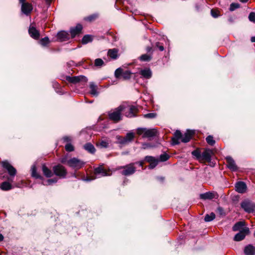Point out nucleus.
Returning <instances> with one entry per match:
<instances>
[{
	"label": "nucleus",
	"instance_id": "obj_55",
	"mask_svg": "<svg viewBox=\"0 0 255 255\" xmlns=\"http://www.w3.org/2000/svg\"><path fill=\"white\" fill-rule=\"evenodd\" d=\"M61 162L63 163H65L66 162L67 163V160H66V158L64 157V158H62L61 159Z\"/></svg>",
	"mask_w": 255,
	"mask_h": 255
},
{
	"label": "nucleus",
	"instance_id": "obj_63",
	"mask_svg": "<svg viewBox=\"0 0 255 255\" xmlns=\"http://www.w3.org/2000/svg\"><path fill=\"white\" fill-rule=\"evenodd\" d=\"M241 2H246L248 0H239Z\"/></svg>",
	"mask_w": 255,
	"mask_h": 255
},
{
	"label": "nucleus",
	"instance_id": "obj_49",
	"mask_svg": "<svg viewBox=\"0 0 255 255\" xmlns=\"http://www.w3.org/2000/svg\"><path fill=\"white\" fill-rule=\"evenodd\" d=\"M151 147H152V145H151L149 143H144L142 144V148L143 149H147V148H150Z\"/></svg>",
	"mask_w": 255,
	"mask_h": 255
},
{
	"label": "nucleus",
	"instance_id": "obj_13",
	"mask_svg": "<svg viewBox=\"0 0 255 255\" xmlns=\"http://www.w3.org/2000/svg\"><path fill=\"white\" fill-rule=\"evenodd\" d=\"M57 39L60 42L67 41L69 39L68 32L65 31L59 32L57 34Z\"/></svg>",
	"mask_w": 255,
	"mask_h": 255
},
{
	"label": "nucleus",
	"instance_id": "obj_17",
	"mask_svg": "<svg viewBox=\"0 0 255 255\" xmlns=\"http://www.w3.org/2000/svg\"><path fill=\"white\" fill-rule=\"evenodd\" d=\"M95 174L97 176V177H101L102 176H108L107 171L102 166L97 167L95 169Z\"/></svg>",
	"mask_w": 255,
	"mask_h": 255
},
{
	"label": "nucleus",
	"instance_id": "obj_25",
	"mask_svg": "<svg viewBox=\"0 0 255 255\" xmlns=\"http://www.w3.org/2000/svg\"><path fill=\"white\" fill-rule=\"evenodd\" d=\"M42 170L43 174L47 177H50L53 175L52 172L45 164L42 165Z\"/></svg>",
	"mask_w": 255,
	"mask_h": 255
},
{
	"label": "nucleus",
	"instance_id": "obj_39",
	"mask_svg": "<svg viewBox=\"0 0 255 255\" xmlns=\"http://www.w3.org/2000/svg\"><path fill=\"white\" fill-rule=\"evenodd\" d=\"M240 7V4L237 3H232L230 6V10L232 11Z\"/></svg>",
	"mask_w": 255,
	"mask_h": 255
},
{
	"label": "nucleus",
	"instance_id": "obj_41",
	"mask_svg": "<svg viewBox=\"0 0 255 255\" xmlns=\"http://www.w3.org/2000/svg\"><path fill=\"white\" fill-rule=\"evenodd\" d=\"M169 156L167 154L164 153L160 156V160L161 161H165L167 160L169 158Z\"/></svg>",
	"mask_w": 255,
	"mask_h": 255
},
{
	"label": "nucleus",
	"instance_id": "obj_58",
	"mask_svg": "<svg viewBox=\"0 0 255 255\" xmlns=\"http://www.w3.org/2000/svg\"><path fill=\"white\" fill-rule=\"evenodd\" d=\"M19 2L21 4V5L24 3H26L27 2H25L26 0H19Z\"/></svg>",
	"mask_w": 255,
	"mask_h": 255
},
{
	"label": "nucleus",
	"instance_id": "obj_54",
	"mask_svg": "<svg viewBox=\"0 0 255 255\" xmlns=\"http://www.w3.org/2000/svg\"><path fill=\"white\" fill-rule=\"evenodd\" d=\"M128 143V142L127 140V139L125 137L124 138H123L122 141H120V144H122V145L126 144Z\"/></svg>",
	"mask_w": 255,
	"mask_h": 255
},
{
	"label": "nucleus",
	"instance_id": "obj_34",
	"mask_svg": "<svg viewBox=\"0 0 255 255\" xmlns=\"http://www.w3.org/2000/svg\"><path fill=\"white\" fill-rule=\"evenodd\" d=\"M104 65V61L101 58H97L95 60V65L96 67H102Z\"/></svg>",
	"mask_w": 255,
	"mask_h": 255
},
{
	"label": "nucleus",
	"instance_id": "obj_6",
	"mask_svg": "<svg viewBox=\"0 0 255 255\" xmlns=\"http://www.w3.org/2000/svg\"><path fill=\"white\" fill-rule=\"evenodd\" d=\"M241 206L245 212L248 213H252L255 210V205L248 200L242 201Z\"/></svg>",
	"mask_w": 255,
	"mask_h": 255
},
{
	"label": "nucleus",
	"instance_id": "obj_36",
	"mask_svg": "<svg viewBox=\"0 0 255 255\" xmlns=\"http://www.w3.org/2000/svg\"><path fill=\"white\" fill-rule=\"evenodd\" d=\"M123 70L122 68H119L115 72V76L117 78H120L122 76Z\"/></svg>",
	"mask_w": 255,
	"mask_h": 255
},
{
	"label": "nucleus",
	"instance_id": "obj_57",
	"mask_svg": "<svg viewBox=\"0 0 255 255\" xmlns=\"http://www.w3.org/2000/svg\"><path fill=\"white\" fill-rule=\"evenodd\" d=\"M136 163L138 164V165L140 166H143V161H140L138 162H136Z\"/></svg>",
	"mask_w": 255,
	"mask_h": 255
},
{
	"label": "nucleus",
	"instance_id": "obj_64",
	"mask_svg": "<svg viewBox=\"0 0 255 255\" xmlns=\"http://www.w3.org/2000/svg\"><path fill=\"white\" fill-rule=\"evenodd\" d=\"M51 0H46L47 2H50Z\"/></svg>",
	"mask_w": 255,
	"mask_h": 255
},
{
	"label": "nucleus",
	"instance_id": "obj_35",
	"mask_svg": "<svg viewBox=\"0 0 255 255\" xmlns=\"http://www.w3.org/2000/svg\"><path fill=\"white\" fill-rule=\"evenodd\" d=\"M207 142L211 145H213L215 143V141L212 135H208L206 138Z\"/></svg>",
	"mask_w": 255,
	"mask_h": 255
},
{
	"label": "nucleus",
	"instance_id": "obj_19",
	"mask_svg": "<svg viewBox=\"0 0 255 255\" xmlns=\"http://www.w3.org/2000/svg\"><path fill=\"white\" fill-rule=\"evenodd\" d=\"M140 74L145 79H149L152 76V72L149 68H145L140 71Z\"/></svg>",
	"mask_w": 255,
	"mask_h": 255
},
{
	"label": "nucleus",
	"instance_id": "obj_14",
	"mask_svg": "<svg viewBox=\"0 0 255 255\" xmlns=\"http://www.w3.org/2000/svg\"><path fill=\"white\" fill-rule=\"evenodd\" d=\"M218 197V194L215 192H208L200 195V198L204 200H211L213 198H217Z\"/></svg>",
	"mask_w": 255,
	"mask_h": 255
},
{
	"label": "nucleus",
	"instance_id": "obj_44",
	"mask_svg": "<svg viewBox=\"0 0 255 255\" xmlns=\"http://www.w3.org/2000/svg\"><path fill=\"white\" fill-rule=\"evenodd\" d=\"M158 160L156 159L152 162H150V164L149 165V168L153 169L158 164Z\"/></svg>",
	"mask_w": 255,
	"mask_h": 255
},
{
	"label": "nucleus",
	"instance_id": "obj_10",
	"mask_svg": "<svg viewBox=\"0 0 255 255\" xmlns=\"http://www.w3.org/2000/svg\"><path fill=\"white\" fill-rule=\"evenodd\" d=\"M67 80L69 82L74 84H76L80 81H83L86 83L88 81L87 77L82 75L73 77L69 76L67 78Z\"/></svg>",
	"mask_w": 255,
	"mask_h": 255
},
{
	"label": "nucleus",
	"instance_id": "obj_42",
	"mask_svg": "<svg viewBox=\"0 0 255 255\" xmlns=\"http://www.w3.org/2000/svg\"><path fill=\"white\" fill-rule=\"evenodd\" d=\"M249 19L250 21L255 22V12H251L249 15Z\"/></svg>",
	"mask_w": 255,
	"mask_h": 255
},
{
	"label": "nucleus",
	"instance_id": "obj_21",
	"mask_svg": "<svg viewBox=\"0 0 255 255\" xmlns=\"http://www.w3.org/2000/svg\"><path fill=\"white\" fill-rule=\"evenodd\" d=\"M118 52L119 50L117 49H111L109 50L108 52V55L113 59H116L119 57Z\"/></svg>",
	"mask_w": 255,
	"mask_h": 255
},
{
	"label": "nucleus",
	"instance_id": "obj_43",
	"mask_svg": "<svg viewBox=\"0 0 255 255\" xmlns=\"http://www.w3.org/2000/svg\"><path fill=\"white\" fill-rule=\"evenodd\" d=\"M192 154L197 158H200L202 156L200 152L198 150H193L192 152Z\"/></svg>",
	"mask_w": 255,
	"mask_h": 255
},
{
	"label": "nucleus",
	"instance_id": "obj_61",
	"mask_svg": "<svg viewBox=\"0 0 255 255\" xmlns=\"http://www.w3.org/2000/svg\"><path fill=\"white\" fill-rule=\"evenodd\" d=\"M251 40L252 42H255V36L252 37Z\"/></svg>",
	"mask_w": 255,
	"mask_h": 255
},
{
	"label": "nucleus",
	"instance_id": "obj_48",
	"mask_svg": "<svg viewBox=\"0 0 255 255\" xmlns=\"http://www.w3.org/2000/svg\"><path fill=\"white\" fill-rule=\"evenodd\" d=\"M47 182L48 185H51L53 183H56L57 182V179L56 178L54 179H50L47 180Z\"/></svg>",
	"mask_w": 255,
	"mask_h": 255
},
{
	"label": "nucleus",
	"instance_id": "obj_47",
	"mask_svg": "<svg viewBox=\"0 0 255 255\" xmlns=\"http://www.w3.org/2000/svg\"><path fill=\"white\" fill-rule=\"evenodd\" d=\"M145 160L148 162H152L154 160H156V159L153 157V156H146L145 157Z\"/></svg>",
	"mask_w": 255,
	"mask_h": 255
},
{
	"label": "nucleus",
	"instance_id": "obj_16",
	"mask_svg": "<svg viewBox=\"0 0 255 255\" xmlns=\"http://www.w3.org/2000/svg\"><path fill=\"white\" fill-rule=\"evenodd\" d=\"M227 165L232 171H236L238 168L234 159L230 156L226 157Z\"/></svg>",
	"mask_w": 255,
	"mask_h": 255
},
{
	"label": "nucleus",
	"instance_id": "obj_7",
	"mask_svg": "<svg viewBox=\"0 0 255 255\" xmlns=\"http://www.w3.org/2000/svg\"><path fill=\"white\" fill-rule=\"evenodd\" d=\"M84 164V162L77 158L73 157L67 160V165L74 169L81 168Z\"/></svg>",
	"mask_w": 255,
	"mask_h": 255
},
{
	"label": "nucleus",
	"instance_id": "obj_18",
	"mask_svg": "<svg viewBox=\"0 0 255 255\" xmlns=\"http://www.w3.org/2000/svg\"><path fill=\"white\" fill-rule=\"evenodd\" d=\"M28 32L30 36L35 39L39 38L40 34L39 31L33 26H30L28 29Z\"/></svg>",
	"mask_w": 255,
	"mask_h": 255
},
{
	"label": "nucleus",
	"instance_id": "obj_29",
	"mask_svg": "<svg viewBox=\"0 0 255 255\" xmlns=\"http://www.w3.org/2000/svg\"><path fill=\"white\" fill-rule=\"evenodd\" d=\"M31 175L32 176L36 178H41V176L39 175L36 172V167L35 165H33L31 167Z\"/></svg>",
	"mask_w": 255,
	"mask_h": 255
},
{
	"label": "nucleus",
	"instance_id": "obj_33",
	"mask_svg": "<svg viewBox=\"0 0 255 255\" xmlns=\"http://www.w3.org/2000/svg\"><path fill=\"white\" fill-rule=\"evenodd\" d=\"M125 137L127 139V140L128 142H129L132 140V139L134 137V134L133 132H129L127 133Z\"/></svg>",
	"mask_w": 255,
	"mask_h": 255
},
{
	"label": "nucleus",
	"instance_id": "obj_53",
	"mask_svg": "<svg viewBox=\"0 0 255 255\" xmlns=\"http://www.w3.org/2000/svg\"><path fill=\"white\" fill-rule=\"evenodd\" d=\"M217 211L219 212V213L220 214V215H223L224 214V210L221 207H218L217 208Z\"/></svg>",
	"mask_w": 255,
	"mask_h": 255
},
{
	"label": "nucleus",
	"instance_id": "obj_62",
	"mask_svg": "<svg viewBox=\"0 0 255 255\" xmlns=\"http://www.w3.org/2000/svg\"><path fill=\"white\" fill-rule=\"evenodd\" d=\"M3 239V236L0 234V242L2 241Z\"/></svg>",
	"mask_w": 255,
	"mask_h": 255
},
{
	"label": "nucleus",
	"instance_id": "obj_9",
	"mask_svg": "<svg viewBox=\"0 0 255 255\" xmlns=\"http://www.w3.org/2000/svg\"><path fill=\"white\" fill-rule=\"evenodd\" d=\"M249 233V229L248 227L243 228L239 233L235 236L234 240L236 241H240L243 240Z\"/></svg>",
	"mask_w": 255,
	"mask_h": 255
},
{
	"label": "nucleus",
	"instance_id": "obj_40",
	"mask_svg": "<svg viewBox=\"0 0 255 255\" xmlns=\"http://www.w3.org/2000/svg\"><path fill=\"white\" fill-rule=\"evenodd\" d=\"M65 147L66 151L69 152L72 151L74 150V146L70 143L66 144Z\"/></svg>",
	"mask_w": 255,
	"mask_h": 255
},
{
	"label": "nucleus",
	"instance_id": "obj_12",
	"mask_svg": "<svg viewBox=\"0 0 255 255\" xmlns=\"http://www.w3.org/2000/svg\"><path fill=\"white\" fill-rule=\"evenodd\" d=\"M83 27L81 24H78L76 26L70 28V32L72 38H74L76 35L80 34L81 33Z\"/></svg>",
	"mask_w": 255,
	"mask_h": 255
},
{
	"label": "nucleus",
	"instance_id": "obj_20",
	"mask_svg": "<svg viewBox=\"0 0 255 255\" xmlns=\"http://www.w3.org/2000/svg\"><path fill=\"white\" fill-rule=\"evenodd\" d=\"M212 154V150L209 149H207L202 153V157L203 159L209 161L211 160Z\"/></svg>",
	"mask_w": 255,
	"mask_h": 255
},
{
	"label": "nucleus",
	"instance_id": "obj_28",
	"mask_svg": "<svg viewBox=\"0 0 255 255\" xmlns=\"http://www.w3.org/2000/svg\"><path fill=\"white\" fill-rule=\"evenodd\" d=\"M93 40V37L91 35H85L82 39V42L84 44H87L89 42H92Z\"/></svg>",
	"mask_w": 255,
	"mask_h": 255
},
{
	"label": "nucleus",
	"instance_id": "obj_46",
	"mask_svg": "<svg viewBox=\"0 0 255 255\" xmlns=\"http://www.w3.org/2000/svg\"><path fill=\"white\" fill-rule=\"evenodd\" d=\"M98 17V15L96 14L91 15L88 17H87L86 19L87 20L91 21L94 19H95Z\"/></svg>",
	"mask_w": 255,
	"mask_h": 255
},
{
	"label": "nucleus",
	"instance_id": "obj_30",
	"mask_svg": "<svg viewBox=\"0 0 255 255\" xmlns=\"http://www.w3.org/2000/svg\"><path fill=\"white\" fill-rule=\"evenodd\" d=\"M215 218V214L214 213H211L210 214H207L205 216L204 220L206 222H210Z\"/></svg>",
	"mask_w": 255,
	"mask_h": 255
},
{
	"label": "nucleus",
	"instance_id": "obj_5",
	"mask_svg": "<svg viewBox=\"0 0 255 255\" xmlns=\"http://www.w3.org/2000/svg\"><path fill=\"white\" fill-rule=\"evenodd\" d=\"M135 163H131L125 166H119L117 170L123 169L121 174L125 176H129L135 172V167L134 166Z\"/></svg>",
	"mask_w": 255,
	"mask_h": 255
},
{
	"label": "nucleus",
	"instance_id": "obj_1",
	"mask_svg": "<svg viewBox=\"0 0 255 255\" xmlns=\"http://www.w3.org/2000/svg\"><path fill=\"white\" fill-rule=\"evenodd\" d=\"M2 167L5 169L9 177H8V181H4L0 184V188L3 191H7L12 188V185L10 182L13 181V178L16 174V170L7 161H3L1 163Z\"/></svg>",
	"mask_w": 255,
	"mask_h": 255
},
{
	"label": "nucleus",
	"instance_id": "obj_23",
	"mask_svg": "<svg viewBox=\"0 0 255 255\" xmlns=\"http://www.w3.org/2000/svg\"><path fill=\"white\" fill-rule=\"evenodd\" d=\"M244 252L246 255H254L255 249L253 246L250 245L245 247Z\"/></svg>",
	"mask_w": 255,
	"mask_h": 255
},
{
	"label": "nucleus",
	"instance_id": "obj_59",
	"mask_svg": "<svg viewBox=\"0 0 255 255\" xmlns=\"http://www.w3.org/2000/svg\"><path fill=\"white\" fill-rule=\"evenodd\" d=\"M95 178V177L93 178H87L86 179H85V180L86 181H90L92 180H94Z\"/></svg>",
	"mask_w": 255,
	"mask_h": 255
},
{
	"label": "nucleus",
	"instance_id": "obj_11",
	"mask_svg": "<svg viewBox=\"0 0 255 255\" xmlns=\"http://www.w3.org/2000/svg\"><path fill=\"white\" fill-rule=\"evenodd\" d=\"M235 189L238 193L243 194L247 192V187L245 182L239 181L235 184Z\"/></svg>",
	"mask_w": 255,
	"mask_h": 255
},
{
	"label": "nucleus",
	"instance_id": "obj_38",
	"mask_svg": "<svg viewBox=\"0 0 255 255\" xmlns=\"http://www.w3.org/2000/svg\"><path fill=\"white\" fill-rule=\"evenodd\" d=\"M39 43L42 46H46L49 43V38L47 37L42 38L40 40Z\"/></svg>",
	"mask_w": 255,
	"mask_h": 255
},
{
	"label": "nucleus",
	"instance_id": "obj_52",
	"mask_svg": "<svg viewBox=\"0 0 255 255\" xmlns=\"http://www.w3.org/2000/svg\"><path fill=\"white\" fill-rule=\"evenodd\" d=\"M156 46L158 47L159 50L161 51H163L164 50L163 46L160 45L159 42L156 43Z\"/></svg>",
	"mask_w": 255,
	"mask_h": 255
},
{
	"label": "nucleus",
	"instance_id": "obj_31",
	"mask_svg": "<svg viewBox=\"0 0 255 255\" xmlns=\"http://www.w3.org/2000/svg\"><path fill=\"white\" fill-rule=\"evenodd\" d=\"M131 74V73L130 71L127 70L125 71H123L122 76L124 80H128L130 78Z\"/></svg>",
	"mask_w": 255,
	"mask_h": 255
},
{
	"label": "nucleus",
	"instance_id": "obj_45",
	"mask_svg": "<svg viewBox=\"0 0 255 255\" xmlns=\"http://www.w3.org/2000/svg\"><path fill=\"white\" fill-rule=\"evenodd\" d=\"M156 114L154 113H148L144 115V117L149 119L154 118L156 117Z\"/></svg>",
	"mask_w": 255,
	"mask_h": 255
},
{
	"label": "nucleus",
	"instance_id": "obj_51",
	"mask_svg": "<svg viewBox=\"0 0 255 255\" xmlns=\"http://www.w3.org/2000/svg\"><path fill=\"white\" fill-rule=\"evenodd\" d=\"M63 140L64 142H69L71 141L72 138L70 136H66L63 137Z\"/></svg>",
	"mask_w": 255,
	"mask_h": 255
},
{
	"label": "nucleus",
	"instance_id": "obj_4",
	"mask_svg": "<svg viewBox=\"0 0 255 255\" xmlns=\"http://www.w3.org/2000/svg\"><path fill=\"white\" fill-rule=\"evenodd\" d=\"M137 133L139 135L142 134V137L143 138H150L156 136L157 131L155 128H138Z\"/></svg>",
	"mask_w": 255,
	"mask_h": 255
},
{
	"label": "nucleus",
	"instance_id": "obj_37",
	"mask_svg": "<svg viewBox=\"0 0 255 255\" xmlns=\"http://www.w3.org/2000/svg\"><path fill=\"white\" fill-rule=\"evenodd\" d=\"M108 145V142L105 140H102L97 144V146H100L101 148H107Z\"/></svg>",
	"mask_w": 255,
	"mask_h": 255
},
{
	"label": "nucleus",
	"instance_id": "obj_26",
	"mask_svg": "<svg viewBox=\"0 0 255 255\" xmlns=\"http://www.w3.org/2000/svg\"><path fill=\"white\" fill-rule=\"evenodd\" d=\"M137 108L134 106H131L129 108V112L126 115L128 118H131L135 116V113L137 111Z\"/></svg>",
	"mask_w": 255,
	"mask_h": 255
},
{
	"label": "nucleus",
	"instance_id": "obj_27",
	"mask_svg": "<svg viewBox=\"0 0 255 255\" xmlns=\"http://www.w3.org/2000/svg\"><path fill=\"white\" fill-rule=\"evenodd\" d=\"M84 149L91 153H95L96 149L91 143H87L84 145Z\"/></svg>",
	"mask_w": 255,
	"mask_h": 255
},
{
	"label": "nucleus",
	"instance_id": "obj_2",
	"mask_svg": "<svg viewBox=\"0 0 255 255\" xmlns=\"http://www.w3.org/2000/svg\"><path fill=\"white\" fill-rule=\"evenodd\" d=\"M194 133V131L193 130L188 129L184 134L182 135L180 130H177L175 132L173 137H172V144H179L180 140L184 143L189 142Z\"/></svg>",
	"mask_w": 255,
	"mask_h": 255
},
{
	"label": "nucleus",
	"instance_id": "obj_22",
	"mask_svg": "<svg viewBox=\"0 0 255 255\" xmlns=\"http://www.w3.org/2000/svg\"><path fill=\"white\" fill-rule=\"evenodd\" d=\"M90 94L94 97H97L98 96L99 93L97 91V86L93 83L91 82L90 84Z\"/></svg>",
	"mask_w": 255,
	"mask_h": 255
},
{
	"label": "nucleus",
	"instance_id": "obj_60",
	"mask_svg": "<svg viewBox=\"0 0 255 255\" xmlns=\"http://www.w3.org/2000/svg\"><path fill=\"white\" fill-rule=\"evenodd\" d=\"M151 50H152V48H151V47H147L146 48V50H147V52H150V51H151Z\"/></svg>",
	"mask_w": 255,
	"mask_h": 255
},
{
	"label": "nucleus",
	"instance_id": "obj_56",
	"mask_svg": "<svg viewBox=\"0 0 255 255\" xmlns=\"http://www.w3.org/2000/svg\"><path fill=\"white\" fill-rule=\"evenodd\" d=\"M117 138L118 140V142L120 143V141H122L123 137L120 136H117Z\"/></svg>",
	"mask_w": 255,
	"mask_h": 255
},
{
	"label": "nucleus",
	"instance_id": "obj_3",
	"mask_svg": "<svg viewBox=\"0 0 255 255\" xmlns=\"http://www.w3.org/2000/svg\"><path fill=\"white\" fill-rule=\"evenodd\" d=\"M125 107L120 105L118 107L112 109L108 112L109 118L115 123H118L122 120V112L124 110Z\"/></svg>",
	"mask_w": 255,
	"mask_h": 255
},
{
	"label": "nucleus",
	"instance_id": "obj_50",
	"mask_svg": "<svg viewBox=\"0 0 255 255\" xmlns=\"http://www.w3.org/2000/svg\"><path fill=\"white\" fill-rule=\"evenodd\" d=\"M211 14L212 16L214 18H217L219 16V15L218 14L217 11H215L213 9H212L211 10Z\"/></svg>",
	"mask_w": 255,
	"mask_h": 255
},
{
	"label": "nucleus",
	"instance_id": "obj_15",
	"mask_svg": "<svg viewBox=\"0 0 255 255\" xmlns=\"http://www.w3.org/2000/svg\"><path fill=\"white\" fill-rule=\"evenodd\" d=\"M33 7L30 3H26L21 5V11L24 14L28 15L32 10Z\"/></svg>",
	"mask_w": 255,
	"mask_h": 255
},
{
	"label": "nucleus",
	"instance_id": "obj_32",
	"mask_svg": "<svg viewBox=\"0 0 255 255\" xmlns=\"http://www.w3.org/2000/svg\"><path fill=\"white\" fill-rule=\"evenodd\" d=\"M151 56L148 54H143L140 56L139 59L142 61H149L151 60Z\"/></svg>",
	"mask_w": 255,
	"mask_h": 255
},
{
	"label": "nucleus",
	"instance_id": "obj_8",
	"mask_svg": "<svg viewBox=\"0 0 255 255\" xmlns=\"http://www.w3.org/2000/svg\"><path fill=\"white\" fill-rule=\"evenodd\" d=\"M54 173L61 178H65L67 174V171L65 168L61 165H57L53 167Z\"/></svg>",
	"mask_w": 255,
	"mask_h": 255
},
{
	"label": "nucleus",
	"instance_id": "obj_24",
	"mask_svg": "<svg viewBox=\"0 0 255 255\" xmlns=\"http://www.w3.org/2000/svg\"><path fill=\"white\" fill-rule=\"evenodd\" d=\"M245 222H239L237 223L233 227V230L234 231H238L240 232L243 228H246L245 227Z\"/></svg>",
	"mask_w": 255,
	"mask_h": 255
}]
</instances>
